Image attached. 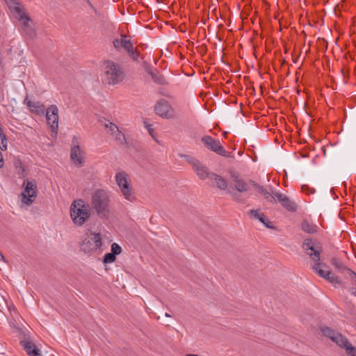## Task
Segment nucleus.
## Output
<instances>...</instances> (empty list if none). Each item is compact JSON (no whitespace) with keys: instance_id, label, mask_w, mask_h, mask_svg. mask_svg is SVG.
Returning a JSON list of instances; mask_svg holds the SVG:
<instances>
[{"instance_id":"1","label":"nucleus","mask_w":356,"mask_h":356,"mask_svg":"<svg viewBox=\"0 0 356 356\" xmlns=\"http://www.w3.org/2000/svg\"><path fill=\"white\" fill-rule=\"evenodd\" d=\"M302 248L312 259V268L318 276L325 279L334 286H339L342 284V281L337 275L331 270L324 268L326 267L325 265L320 261L321 250L319 248L314 247L311 239L305 240Z\"/></svg>"},{"instance_id":"2","label":"nucleus","mask_w":356,"mask_h":356,"mask_svg":"<svg viewBox=\"0 0 356 356\" xmlns=\"http://www.w3.org/2000/svg\"><path fill=\"white\" fill-rule=\"evenodd\" d=\"M111 195L110 192L104 188L94 191L91 196L90 204L92 209L100 217H106L110 212Z\"/></svg>"},{"instance_id":"3","label":"nucleus","mask_w":356,"mask_h":356,"mask_svg":"<svg viewBox=\"0 0 356 356\" xmlns=\"http://www.w3.org/2000/svg\"><path fill=\"white\" fill-rule=\"evenodd\" d=\"M91 214L90 208L83 200L77 199L70 205V217L77 226H82L87 222Z\"/></svg>"},{"instance_id":"4","label":"nucleus","mask_w":356,"mask_h":356,"mask_svg":"<svg viewBox=\"0 0 356 356\" xmlns=\"http://www.w3.org/2000/svg\"><path fill=\"white\" fill-rule=\"evenodd\" d=\"M115 180L122 197L126 200L134 202L136 200V196L130 176L126 172H118L115 175Z\"/></svg>"},{"instance_id":"5","label":"nucleus","mask_w":356,"mask_h":356,"mask_svg":"<svg viewBox=\"0 0 356 356\" xmlns=\"http://www.w3.org/2000/svg\"><path fill=\"white\" fill-rule=\"evenodd\" d=\"M321 332L325 337L344 349L348 356H356V348L341 333L327 327H321Z\"/></svg>"},{"instance_id":"6","label":"nucleus","mask_w":356,"mask_h":356,"mask_svg":"<svg viewBox=\"0 0 356 356\" xmlns=\"http://www.w3.org/2000/svg\"><path fill=\"white\" fill-rule=\"evenodd\" d=\"M102 71L104 81L108 84H118L124 79V73L120 67L112 61H105L102 66Z\"/></svg>"},{"instance_id":"7","label":"nucleus","mask_w":356,"mask_h":356,"mask_svg":"<svg viewBox=\"0 0 356 356\" xmlns=\"http://www.w3.org/2000/svg\"><path fill=\"white\" fill-rule=\"evenodd\" d=\"M37 195L38 188L35 181L24 179L22 184V191L19 195L22 206H31L35 202Z\"/></svg>"},{"instance_id":"8","label":"nucleus","mask_w":356,"mask_h":356,"mask_svg":"<svg viewBox=\"0 0 356 356\" xmlns=\"http://www.w3.org/2000/svg\"><path fill=\"white\" fill-rule=\"evenodd\" d=\"M10 11L16 17L25 31L31 29V19L25 11L24 6L18 0H5Z\"/></svg>"},{"instance_id":"9","label":"nucleus","mask_w":356,"mask_h":356,"mask_svg":"<svg viewBox=\"0 0 356 356\" xmlns=\"http://www.w3.org/2000/svg\"><path fill=\"white\" fill-rule=\"evenodd\" d=\"M102 245V236L99 233L88 231L81 248L86 253H90L100 250Z\"/></svg>"},{"instance_id":"10","label":"nucleus","mask_w":356,"mask_h":356,"mask_svg":"<svg viewBox=\"0 0 356 356\" xmlns=\"http://www.w3.org/2000/svg\"><path fill=\"white\" fill-rule=\"evenodd\" d=\"M70 160L76 168H81L86 162V154L84 149L80 146L76 139L72 140L70 150Z\"/></svg>"},{"instance_id":"11","label":"nucleus","mask_w":356,"mask_h":356,"mask_svg":"<svg viewBox=\"0 0 356 356\" xmlns=\"http://www.w3.org/2000/svg\"><path fill=\"white\" fill-rule=\"evenodd\" d=\"M154 111L157 115L163 118L172 119L176 117L175 108L164 99L157 102L154 106Z\"/></svg>"},{"instance_id":"12","label":"nucleus","mask_w":356,"mask_h":356,"mask_svg":"<svg viewBox=\"0 0 356 356\" xmlns=\"http://www.w3.org/2000/svg\"><path fill=\"white\" fill-rule=\"evenodd\" d=\"M202 142L207 148L216 154L225 157L229 156L230 153L224 149L218 140L205 136L202 138Z\"/></svg>"},{"instance_id":"13","label":"nucleus","mask_w":356,"mask_h":356,"mask_svg":"<svg viewBox=\"0 0 356 356\" xmlns=\"http://www.w3.org/2000/svg\"><path fill=\"white\" fill-rule=\"evenodd\" d=\"M104 127L108 134L111 136L118 144L125 145L127 143L124 134L119 129L117 125L111 122H108L104 124Z\"/></svg>"},{"instance_id":"14","label":"nucleus","mask_w":356,"mask_h":356,"mask_svg":"<svg viewBox=\"0 0 356 356\" xmlns=\"http://www.w3.org/2000/svg\"><path fill=\"white\" fill-rule=\"evenodd\" d=\"M46 118L52 131L56 134L58 128V109L56 106L51 105L47 108Z\"/></svg>"},{"instance_id":"15","label":"nucleus","mask_w":356,"mask_h":356,"mask_svg":"<svg viewBox=\"0 0 356 356\" xmlns=\"http://www.w3.org/2000/svg\"><path fill=\"white\" fill-rule=\"evenodd\" d=\"M189 163L193 167V170L195 172L197 177L202 179L204 180L207 178L210 179V175L213 174L212 172H210L207 168L202 165L199 161L192 159Z\"/></svg>"},{"instance_id":"16","label":"nucleus","mask_w":356,"mask_h":356,"mask_svg":"<svg viewBox=\"0 0 356 356\" xmlns=\"http://www.w3.org/2000/svg\"><path fill=\"white\" fill-rule=\"evenodd\" d=\"M275 196L277 197V202H280L287 211L294 212L297 210V204L285 194L276 192Z\"/></svg>"},{"instance_id":"17","label":"nucleus","mask_w":356,"mask_h":356,"mask_svg":"<svg viewBox=\"0 0 356 356\" xmlns=\"http://www.w3.org/2000/svg\"><path fill=\"white\" fill-rule=\"evenodd\" d=\"M24 104H26L29 111L33 113L41 115L44 112L45 107L40 102H35L25 99Z\"/></svg>"},{"instance_id":"18","label":"nucleus","mask_w":356,"mask_h":356,"mask_svg":"<svg viewBox=\"0 0 356 356\" xmlns=\"http://www.w3.org/2000/svg\"><path fill=\"white\" fill-rule=\"evenodd\" d=\"M120 44L122 47H123L134 59H137V56L135 55L134 44L131 40L127 39L125 35H122Z\"/></svg>"},{"instance_id":"19","label":"nucleus","mask_w":356,"mask_h":356,"mask_svg":"<svg viewBox=\"0 0 356 356\" xmlns=\"http://www.w3.org/2000/svg\"><path fill=\"white\" fill-rule=\"evenodd\" d=\"M234 184L235 188L241 193L246 192L250 188L252 184V181H250L248 182L245 181L241 179L236 178L234 179Z\"/></svg>"},{"instance_id":"20","label":"nucleus","mask_w":356,"mask_h":356,"mask_svg":"<svg viewBox=\"0 0 356 356\" xmlns=\"http://www.w3.org/2000/svg\"><path fill=\"white\" fill-rule=\"evenodd\" d=\"M330 262L339 273L343 274L345 276L348 274V270H350V268H347L341 261L337 258H332Z\"/></svg>"},{"instance_id":"21","label":"nucleus","mask_w":356,"mask_h":356,"mask_svg":"<svg viewBox=\"0 0 356 356\" xmlns=\"http://www.w3.org/2000/svg\"><path fill=\"white\" fill-rule=\"evenodd\" d=\"M301 229L308 234H314L318 232L319 228L314 223L304 220L301 223Z\"/></svg>"},{"instance_id":"22","label":"nucleus","mask_w":356,"mask_h":356,"mask_svg":"<svg viewBox=\"0 0 356 356\" xmlns=\"http://www.w3.org/2000/svg\"><path fill=\"white\" fill-rule=\"evenodd\" d=\"M210 179L216 184V186L222 190H225L227 187V181L225 179L216 174H211Z\"/></svg>"},{"instance_id":"23","label":"nucleus","mask_w":356,"mask_h":356,"mask_svg":"<svg viewBox=\"0 0 356 356\" xmlns=\"http://www.w3.org/2000/svg\"><path fill=\"white\" fill-rule=\"evenodd\" d=\"M250 213L255 218L258 219L261 223H263L266 227H271L270 222L265 217L263 213L257 210H251Z\"/></svg>"},{"instance_id":"24","label":"nucleus","mask_w":356,"mask_h":356,"mask_svg":"<svg viewBox=\"0 0 356 356\" xmlns=\"http://www.w3.org/2000/svg\"><path fill=\"white\" fill-rule=\"evenodd\" d=\"M23 347L29 356H31V355L33 354L36 350V349H38L34 343L29 341L24 342Z\"/></svg>"},{"instance_id":"25","label":"nucleus","mask_w":356,"mask_h":356,"mask_svg":"<svg viewBox=\"0 0 356 356\" xmlns=\"http://www.w3.org/2000/svg\"><path fill=\"white\" fill-rule=\"evenodd\" d=\"M0 140H1V150L6 151L8 147L7 138L5 134H3V129L0 125Z\"/></svg>"},{"instance_id":"26","label":"nucleus","mask_w":356,"mask_h":356,"mask_svg":"<svg viewBox=\"0 0 356 356\" xmlns=\"http://www.w3.org/2000/svg\"><path fill=\"white\" fill-rule=\"evenodd\" d=\"M276 192H273L272 193L266 191L262 195L264 196L265 199L267 200L270 202H276L277 197L275 196Z\"/></svg>"},{"instance_id":"27","label":"nucleus","mask_w":356,"mask_h":356,"mask_svg":"<svg viewBox=\"0 0 356 356\" xmlns=\"http://www.w3.org/2000/svg\"><path fill=\"white\" fill-rule=\"evenodd\" d=\"M115 260V255L111 253H106L104 257V262L106 264L113 263Z\"/></svg>"},{"instance_id":"28","label":"nucleus","mask_w":356,"mask_h":356,"mask_svg":"<svg viewBox=\"0 0 356 356\" xmlns=\"http://www.w3.org/2000/svg\"><path fill=\"white\" fill-rule=\"evenodd\" d=\"M111 251H112V253L116 256L121 253L122 248L118 243H113L111 245Z\"/></svg>"},{"instance_id":"29","label":"nucleus","mask_w":356,"mask_h":356,"mask_svg":"<svg viewBox=\"0 0 356 356\" xmlns=\"http://www.w3.org/2000/svg\"><path fill=\"white\" fill-rule=\"evenodd\" d=\"M347 278L351 280L353 284L356 285V273L352 270H348V274L346 275Z\"/></svg>"},{"instance_id":"30","label":"nucleus","mask_w":356,"mask_h":356,"mask_svg":"<svg viewBox=\"0 0 356 356\" xmlns=\"http://www.w3.org/2000/svg\"><path fill=\"white\" fill-rule=\"evenodd\" d=\"M146 128L148 131V133L149 134V135L156 140L157 141L156 138V135H155V132H154V130L152 127V125L151 124H147L146 126Z\"/></svg>"},{"instance_id":"31","label":"nucleus","mask_w":356,"mask_h":356,"mask_svg":"<svg viewBox=\"0 0 356 356\" xmlns=\"http://www.w3.org/2000/svg\"><path fill=\"white\" fill-rule=\"evenodd\" d=\"M302 191L307 193V194H313L315 193V190L314 188H309V186L306 185H303L302 186Z\"/></svg>"},{"instance_id":"32","label":"nucleus","mask_w":356,"mask_h":356,"mask_svg":"<svg viewBox=\"0 0 356 356\" xmlns=\"http://www.w3.org/2000/svg\"><path fill=\"white\" fill-rule=\"evenodd\" d=\"M252 186H254L257 190V191L261 194H263L266 191L262 186L256 184L254 181H252Z\"/></svg>"},{"instance_id":"33","label":"nucleus","mask_w":356,"mask_h":356,"mask_svg":"<svg viewBox=\"0 0 356 356\" xmlns=\"http://www.w3.org/2000/svg\"><path fill=\"white\" fill-rule=\"evenodd\" d=\"M113 43L115 49H119L120 47H122L120 44V40L119 39L114 40Z\"/></svg>"},{"instance_id":"34","label":"nucleus","mask_w":356,"mask_h":356,"mask_svg":"<svg viewBox=\"0 0 356 356\" xmlns=\"http://www.w3.org/2000/svg\"><path fill=\"white\" fill-rule=\"evenodd\" d=\"M31 356H42L40 350L38 348Z\"/></svg>"},{"instance_id":"35","label":"nucleus","mask_w":356,"mask_h":356,"mask_svg":"<svg viewBox=\"0 0 356 356\" xmlns=\"http://www.w3.org/2000/svg\"><path fill=\"white\" fill-rule=\"evenodd\" d=\"M4 259V257L3 255L0 252V261L1 260H3Z\"/></svg>"},{"instance_id":"36","label":"nucleus","mask_w":356,"mask_h":356,"mask_svg":"<svg viewBox=\"0 0 356 356\" xmlns=\"http://www.w3.org/2000/svg\"><path fill=\"white\" fill-rule=\"evenodd\" d=\"M165 316L166 317H170L171 316L168 313L165 314Z\"/></svg>"},{"instance_id":"37","label":"nucleus","mask_w":356,"mask_h":356,"mask_svg":"<svg viewBox=\"0 0 356 356\" xmlns=\"http://www.w3.org/2000/svg\"><path fill=\"white\" fill-rule=\"evenodd\" d=\"M23 171H24V170H23ZM21 177H25V175L24 174V172H22V175H20Z\"/></svg>"},{"instance_id":"38","label":"nucleus","mask_w":356,"mask_h":356,"mask_svg":"<svg viewBox=\"0 0 356 356\" xmlns=\"http://www.w3.org/2000/svg\"><path fill=\"white\" fill-rule=\"evenodd\" d=\"M355 295H356V290H355Z\"/></svg>"}]
</instances>
